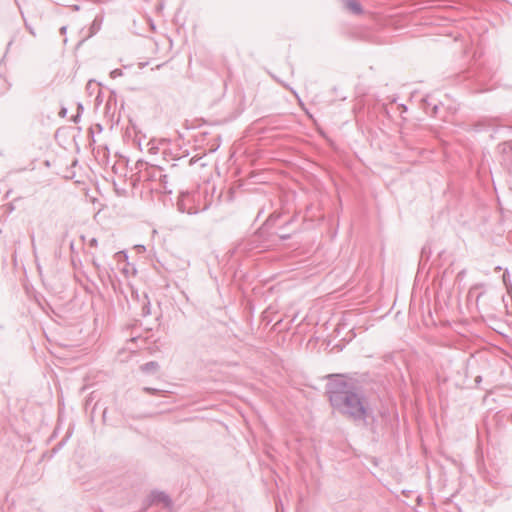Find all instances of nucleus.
<instances>
[{
  "mask_svg": "<svg viewBox=\"0 0 512 512\" xmlns=\"http://www.w3.org/2000/svg\"><path fill=\"white\" fill-rule=\"evenodd\" d=\"M327 394L331 406L340 414L365 427L370 426L375 417L369 400L363 390L354 383L338 378L327 384Z\"/></svg>",
  "mask_w": 512,
  "mask_h": 512,
  "instance_id": "obj_1",
  "label": "nucleus"
},
{
  "mask_svg": "<svg viewBox=\"0 0 512 512\" xmlns=\"http://www.w3.org/2000/svg\"><path fill=\"white\" fill-rule=\"evenodd\" d=\"M177 167H178V164L173 163L169 166V169L166 173H161V171H158L159 172V183H160L161 187L163 188V190L168 194L172 193V187L169 185L168 179L176 178L177 175H176L175 170Z\"/></svg>",
  "mask_w": 512,
  "mask_h": 512,
  "instance_id": "obj_2",
  "label": "nucleus"
},
{
  "mask_svg": "<svg viewBox=\"0 0 512 512\" xmlns=\"http://www.w3.org/2000/svg\"><path fill=\"white\" fill-rule=\"evenodd\" d=\"M152 504L162 503L166 508L170 509L173 505L172 499L163 491H153L150 495Z\"/></svg>",
  "mask_w": 512,
  "mask_h": 512,
  "instance_id": "obj_3",
  "label": "nucleus"
},
{
  "mask_svg": "<svg viewBox=\"0 0 512 512\" xmlns=\"http://www.w3.org/2000/svg\"><path fill=\"white\" fill-rule=\"evenodd\" d=\"M422 108L430 116H436L439 110V106L436 103H432L428 97L422 99Z\"/></svg>",
  "mask_w": 512,
  "mask_h": 512,
  "instance_id": "obj_4",
  "label": "nucleus"
},
{
  "mask_svg": "<svg viewBox=\"0 0 512 512\" xmlns=\"http://www.w3.org/2000/svg\"><path fill=\"white\" fill-rule=\"evenodd\" d=\"M188 196H189L188 193H184V192L181 193V196L177 202L178 210L182 213L194 214V213H196V211L192 210V208H190V207L188 208L186 206L185 201Z\"/></svg>",
  "mask_w": 512,
  "mask_h": 512,
  "instance_id": "obj_5",
  "label": "nucleus"
},
{
  "mask_svg": "<svg viewBox=\"0 0 512 512\" xmlns=\"http://www.w3.org/2000/svg\"><path fill=\"white\" fill-rule=\"evenodd\" d=\"M345 7L355 15H360L363 12L361 4L356 0H347Z\"/></svg>",
  "mask_w": 512,
  "mask_h": 512,
  "instance_id": "obj_6",
  "label": "nucleus"
},
{
  "mask_svg": "<svg viewBox=\"0 0 512 512\" xmlns=\"http://www.w3.org/2000/svg\"><path fill=\"white\" fill-rule=\"evenodd\" d=\"M150 168H151V171L147 172V175L152 180L159 181V172L158 171H161V173H166L168 171L165 168L156 166V165H152Z\"/></svg>",
  "mask_w": 512,
  "mask_h": 512,
  "instance_id": "obj_7",
  "label": "nucleus"
},
{
  "mask_svg": "<svg viewBox=\"0 0 512 512\" xmlns=\"http://www.w3.org/2000/svg\"><path fill=\"white\" fill-rule=\"evenodd\" d=\"M101 24H102V18L96 17L93 20V22H92V24L90 26V35L91 36L96 34L100 30Z\"/></svg>",
  "mask_w": 512,
  "mask_h": 512,
  "instance_id": "obj_8",
  "label": "nucleus"
},
{
  "mask_svg": "<svg viewBox=\"0 0 512 512\" xmlns=\"http://www.w3.org/2000/svg\"><path fill=\"white\" fill-rule=\"evenodd\" d=\"M158 368V363L155 362V361H150V362H147L145 363L144 365H142L141 369L144 371V372H150V371H154Z\"/></svg>",
  "mask_w": 512,
  "mask_h": 512,
  "instance_id": "obj_9",
  "label": "nucleus"
},
{
  "mask_svg": "<svg viewBox=\"0 0 512 512\" xmlns=\"http://www.w3.org/2000/svg\"><path fill=\"white\" fill-rule=\"evenodd\" d=\"M144 297L147 301L142 306V316L146 317L151 314V305L147 295H144Z\"/></svg>",
  "mask_w": 512,
  "mask_h": 512,
  "instance_id": "obj_10",
  "label": "nucleus"
},
{
  "mask_svg": "<svg viewBox=\"0 0 512 512\" xmlns=\"http://www.w3.org/2000/svg\"><path fill=\"white\" fill-rule=\"evenodd\" d=\"M280 215L279 214H271L268 219L266 220L265 222V226H272L276 223V221L279 219Z\"/></svg>",
  "mask_w": 512,
  "mask_h": 512,
  "instance_id": "obj_11",
  "label": "nucleus"
},
{
  "mask_svg": "<svg viewBox=\"0 0 512 512\" xmlns=\"http://www.w3.org/2000/svg\"><path fill=\"white\" fill-rule=\"evenodd\" d=\"M143 391L152 395H162L164 393V391L152 387H144Z\"/></svg>",
  "mask_w": 512,
  "mask_h": 512,
  "instance_id": "obj_12",
  "label": "nucleus"
},
{
  "mask_svg": "<svg viewBox=\"0 0 512 512\" xmlns=\"http://www.w3.org/2000/svg\"><path fill=\"white\" fill-rule=\"evenodd\" d=\"M102 130H103L102 125H101V124H99V123H97V124H95L93 127H91V128L89 129V133H90L91 135H93V134H94V131H97L98 133H101V132H102Z\"/></svg>",
  "mask_w": 512,
  "mask_h": 512,
  "instance_id": "obj_13",
  "label": "nucleus"
},
{
  "mask_svg": "<svg viewBox=\"0 0 512 512\" xmlns=\"http://www.w3.org/2000/svg\"><path fill=\"white\" fill-rule=\"evenodd\" d=\"M174 160L182 161L185 160L187 162L186 166H191L194 163L193 158L186 160V156H178L177 158H173Z\"/></svg>",
  "mask_w": 512,
  "mask_h": 512,
  "instance_id": "obj_14",
  "label": "nucleus"
},
{
  "mask_svg": "<svg viewBox=\"0 0 512 512\" xmlns=\"http://www.w3.org/2000/svg\"><path fill=\"white\" fill-rule=\"evenodd\" d=\"M281 240H288L291 237L290 233L280 232L277 234Z\"/></svg>",
  "mask_w": 512,
  "mask_h": 512,
  "instance_id": "obj_15",
  "label": "nucleus"
},
{
  "mask_svg": "<svg viewBox=\"0 0 512 512\" xmlns=\"http://www.w3.org/2000/svg\"><path fill=\"white\" fill-rule=\"evenodd\" d=\"M110 75H111L112 78H116L118 76H121L122 75V70L121 69H114L113 71H111Z\"/></svg>",
  "mask_w": 512,
  "mask_h": 512,
  "instance_id": "obj_16",
  "label": "nucleus"
},
{
  "mask_svg": "<svg viewBox=\"0 0 512 512\" xmlns=\"http://www.w3.org/2000/svg\"><path fill=\"white\" fill-rule=\"evenodd\" d=\"M80 118H81V114H80V112H77L75 115L72 116V121L74 123H78L80 121Z\"/></svg>",
  "mask_w": 512,
  "mask_h": 512,
  "instance_id": "obj_17",
  "label": "nucleus"
},
{
  "mask_svg": "<svg viewBox=\"0 0 512 512\" xmlns=\"http://www.w3.org/2000/svg\"><path fill=\"white\" fill-rule=\"evenodd\" d=\"M157 151H158V147H156L155 145H151V147L149 148V152L152 154H156Z\"/></svg>",
  "mask_w": 512,
  "mask_h": 512,
  "instance_id": "obj_18",
  "label": "nucleus"
},
{
  "mask_svg": "<svg viewBox=\"0 0 512 512\" xmlns=\"http://www.w3.org/2000/svg\"><path fill=\"white\" fill-rule=\"evenodd\" d=\"M479 285L473 286L469 291V296L472 297L474 295V292L478 289Z\"/></svg>",
  "mask_w": 512,
  "mask_h": 512,
  "instance_id": "obj_19",
  "label": "nucleus"
},
{
  "mask_svg": "<svg viewBox=\"0 0 512 512\" xmlns=\"http://www.w3.org/2000/svg\"><path fill=\"white\" fill-rule=\"evenodd\" d=\"M97 239L96 238H92L90 241H89V245L91 247H96L97 246Z\"/></svg>",
  "mask_w": 512,
  "mask_h": 512,
  "instance_id": "obj_20",
  "label": "nucleus"
},
{
  "mask_svg": "<svg viewBox=\"0 0 512 512\" xmlns=\"http://www.w3.org/2000/svg\"><path fill=\"white\" fill-rule=\"evenodd\" d=\"M465 273H466V271H465V270H461L460 272H458V274H457V277H456V278H457L458 280L462 279V278L465 276Z\"/></svg>",
  "mask_w": 512,
  "mask_h": 512,
  "instance_id": "obj_21",
  "label": "nucleus"
},
{
  "mask_svg": "<svg viewBox=\"0 0 512 512\" xmlns=\"http://www.w3.org/2000/svg\"><path fill=\"white\" fill-rule=\"evenodd\" d=\"M93 85H96L94 81L90 80L87 84V89L88 90H93Z\"/></svg>",
  "mask_w": 512,
  "mask_h": 512,
  "instance_id": "obj_22",
  "label": "nucleus"
},
{
  "mask_svg": "<svg viewBox=\"0 0 512 512\" xmlns=\"http://www.w3.org/2000/svg\"><path fill=\"white\" fill-rule=\"evenodd\" d=\"M93 85H96L94 81L90 80L87 84V89L88 90H93Z\"/></svg>",
  "mask_w": 512,
  "mask_h": 512,
  "instance_id": "obj_23",
  "label": "nucleus"
},
{
  "mask_svg": "<svg viewBox=\"0 0 512 512\" xmlns=\"http://www.w3.org/2000/svg\"><path fill=\"white\" fill-rule=\"evenodd\" d=\"M31 246H32L33 251H35L36 245H35V239H34V235L33 234L31 235Z\"/></svg>",
  "mask_w": 512,
  "mask_h": 512,
  "instance_id": "obj_24",
  "label": "nucleus"
},
{
  "mask_svg": "<svg viewBox=\"0 0 512 512\" xmlns=\"http://www.w3.org/2000/svg\"><path fill=\"white\" fill-rule=\"evenodd\" d=\"M83 109H84V107H83L82 103H78L77 112H80V114H81L83 112Z\"/></svg>",
  "mask_w": 512,
  "mask_h": 512,
  "instance_id": "obj_25",
  "label": "nucleus"
},
{
  "mask_svg": "<svg viewBox=\"0 0 512 512\" xmlns=\"http://www.w3.org/2000/svg\"><path fill=\"white\" fill-rule=\"evenodd\" d=\"M25 26H26V28L29 30V32H30L32 35H34V34H35V33H34V31H33V29L31 28V26H29L27 22H25Z\"/></svg>",
  "mask_w": 512,
  "mask_h": 512,
  "instance_id": "obj_26",
  "label": "nucleus"
},
{
  "mask_svg": "<svg viewBox=\"0 0 512 512\" xmlns=\"http://www.w3.org/2000/svg\"><path fill=\"white\" fill-rule=\"evenodd\" d=\"M382 110H383V113H385L387 116H389V111H388L386 105H382Z\"/></svg>",
  "mask_w": 512,
  "mask_h": 512,
  "instance_id": "obj_27",
  "label": "nucleus"
},
{
  "mask_svg": "<svg viewBox=\"0 0 512 512\" xmlns=\"http://www.w3.org/2000/svg\"><path fill=\"white\" fill-rule=\"evenodd\" d=\"M292 222V219L287 221L283 226L280 227V230H284L286 226H288Z\"/></svg>",
  "mask_w": 512,
  "mask_h": 512,
  "instance_id": "obj_28",
  "label": "nucleus"
},
{
  "mask_svg": "<svg viewBox=\"0 0 512 512\" xmlns=\"http://www.w3.org/2000/svg\"><path fill=\"white\" fill-rule=\"evenodd\" d=\"M66 30H67L66 26H63V27L60 28V33L61 34H65Z\"/></svg>",
  "mask_w": 512,
  "mask_h": 512,
  "instance_id": "obj_29",
  "label": "nucleus"
},
{
  "mask_svg": "<svg viewBox=\"0 0 512 512\" xmlns=\"http://www.w3.org/2000/svg\"><path fill=\"white\" fill-rule=\"evenodd\" d=\"M506 145L509 147V149L511 150L512 152V140L506 142Z\"/></svg>",
  "mask_w": 512,
  "mask_h": 512,
  "instance_id": "obj_30",
  "label": "nucleus"
},
{
  "mask_svg": "<svg viewBox=\"0 0 512 512\" xmlns=\"http://www.w3.org/2000/svg\"><path fill=\"white\" fill-rule=\"evenodd\" d=\"M483 295V292H480L476 295V303H478L480 297Z\"/></svg>",
  "mask_w": 512,
  "mask_h": 512,
  "instance_id": "obj_31",
  "label": "nucleus"
},
{
  "mask_svg": "<svg viewBox=\"0 0 512 512\" xmlns=\"http://www.w3.org/2000/svg\"><path fill=\"white\" fill-rule=\"evenodd\" d=\"M93 265H94L97 269H100V265H99L95 260H93Z\"/></svg>",
  "mask_w": 512,
  "mask_h": 512,
  "instance_id": "obj_32",
  "label": "nucleus"
},
{
  "mask_svg": "<svg viewBox=\"0 0 512 512\" xmlns=\"http://www.w3.org/2000/svg\"><path fill=\"white\" fill-rule=\"evenodd\" d=\"M400 107L402 108L403 112L407 111V107L404 104L400 105Z\"/></svg>",
  "mask_w": 512,
  "mask_h": 512,
  "instance_id": "obj_33",
  "label": "nucleus"
},
{
  "mask_svg": "<svg viewBox=\"0 0 512 512\" xmlns=\"http://www.w3.org/2000/svg\"><path fill=\"white\" fill-rule=\"evenodd\" d=\"M61 114H63V115L66 114V109L65 108L62 109Z\"/></svg>",
  "mask_w": 512,
  "mask_h": 512,
  "instance_id": "obj_34",
  "label": "nucleus"
},
{
  "mask_svg": "<svg viewBox=\"0 0 512 512\" xmlns=\"http://www.w3.org/2000/svg\"><path fill=\"white\" fill-rule=\"evenodd\" d=\"M70 248H71V250L74 249V243L73 242L70 243Z\"/></svg>",
  "mask_w": 512,
  "mask_h": 512,
  "instance_id": "obj_35",
  "label": "nucleus"
}]
</instances>
